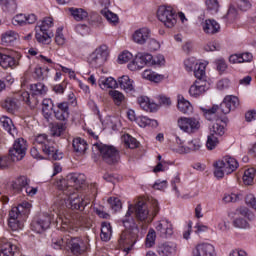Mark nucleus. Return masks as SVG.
<instances>
[{"label":"nucleus","instance_id":"13d9d810","mask_svg":"<svg viewBox=\"0 0 256 256\" xmlns=\"http://www.w3.org/2000/svg\"><path fill=\"white\" fill-rule=\"evenodd\" d=\"M13 25H27V15L25 14H17L12 19Z\"/></svg>","mask_w":256,"mask_h":256},{"label":"nucleus","instance_id":"4c0bfd02","mask_svg":"<svg viewBox=\"0 0 256 256\" xmlns=\"http://www.w3.org/2000/svg\"><path fill=\"white\" fill-rule=\"evenodd\" d=\"M136 123L139 125V127H158L159 125L157 120H151L147 116L137 117Z\"/></svg>","mask_w":256,"mask_h":256},{"label":"nucleus","instance_id":"ddd939ff","mask_svg":"<svg viewBox=\"0 0 256 256\" xmlns=\"http://www.w3.org/2000/svg\"><path fill=\"white\" fill-rule=\"evenodd\" d=\"M66 249L71 251L73 255H81L87 251V243L79 237H66Z\"/></svg>","mask_w":256,"mask_h":256},{"label":"nucleus","instance_id":"5fc2aeb1","mask_svg":"<svg viewBox=\"0 0 256 256\" xmlns=\"http://www.w3.org/2000/svg\"><path fill=\"white\" fill-rule=\"evenodd\" d=\"M212 134L223 137L225 135V126L221 122H216L212 126Z\"/></svg>","mask_w":256,"mask_h":256},{"label":"nucleus","instance_id":"e2e57ef3","mask_svg":"<svg viewBox=\"0 0 256 256\" xmlns=\"http://www.w3.org/2000/svg\"><path fill=\"white\" fill-rule=\"evenodd\" d=\"M142 77L148 81H154V83L159 81V76H157L154 72H151V70H145L142 74Z\"/></svg>","mask_w":256,"mask_h":256},{"label":"nucleus","instance_id":"79ce46f5","mask_svg":"<svg viewBox=\"0 0 256 256\" xmlns=\"http://www.w3.org/2000/svg\"><path fill=\"white\" fill-rule=\"evenodd\" d=\"M122 141L125 143V146L129 149H137L139 147V141H137L133 136L125 134L122 137Z\"/></svg>","mask_w":256,"mask_h":256},{"label":"nucleus","instance_id":"37998d69","mask_svg":"<svg viewBox=\"0 0 256 256\" xmlns=\"http://www.w3.org/2000/svg\"><path fill=\"white\" fill-rule=\"evenodd\" d=\"M255 173H256L255 168H249L245 170L243 175L244 185H253V181L255 179Z\"/></svg>","mask_w":256,"mask_h":256},{"label":"nucleus","instance_id":"a18cd8bd","mask_svg":"<svg viewBox=\"0 0 256 256\" xmlns=\"http://www.w3.org/2000/svg\"><path fill=\"white\" fill-rule=\"evenodd\" d=\"M110 97H112L115 105H121L125 101V95L118 90L109 91Z\"/></svg>","mask_w":256,"mask_h":256},{"label":"nucleus","instance_id":"0eeeda50","mask_svg":"<svg viewBox=\"0 0 256 256\" xmlns=\"http://www.w3.org/2000/svg\"><path fill=\"white\" fill-rule=\"evenodd\" d=\"M214 175L217 179H223L225 175H231L234 171L239 169V162L231 156H225L222 160H218L214 164Z\"/></svg>","mask_w":256,"mask_h":256},{"label":"nucleus","instance_id":"0e129e2a","mask_svg":"<svg viewBox=\"0 0 256 256\" xmlns=\"http://www.w3.org/2000/svg\"><path fill=\"white\" fill-rule=\"evenodd\" d=\"M55 42L58 45H65V36L63 35V28H57Z\"/></svg>","mask_w":256,"mask_h":256},{"label":"nucleus","instance_id":"e433bc0d","mask_svg":"<svg viewBox=\"0 0 256 256\" xmlns=\"http://www.w3.org/2000/svg\"><path fill=\"white\" fill-rule=\"evenodd\" d=\"M29 186V179L25 176H20L15 182L12 184V189L17 193L23 191V189Z\"/></svg>","mask_w":256,"mask_h":256},{"label":"nucleus","instance_id":"6e6552de","mask_svg":"<svg viewBox=\"0 0 256 256\" xmlns=\"http://www.w3.org/2000/svg\"><path fill=\"white\" fill-rule=\"evenodd\" d=\"M98 151L103 161L108 165H114L119 161V151L113 146H109L103 143H95L93 145V151Z\"/></svg>","mask_w":256,"mask_h":256},{"label":"nucleus","instance_id":"39448f33","mask_svg":"<svg viewBox=\"0 0 256 256\" xmlns=\"http://www.w3.org/2000/svg\"><path fill=\"white\" fill-rule=\"evenodd\" d=\"M19 101H24L30 109L37 107V100H29V92H21L8 96L2 101L1 105L7 113H15L19 109Z\"/></svg>","mask_w":256,"mask_h":256},{"label":"nucleus","instance_id":"69168bd1","mask_svg":"<svg viewBox=\"0 0 256 256\" xmlns=\"http://www.w3.org/2000/svg\"><path fill=\"white\" fill-rule=\"evenodd\" d=\"M237 6L240 11H249L251 2L249 0H237Z\"/></svg>","mask_w":256,"mask_h":256},{"label":"nucleus","instance_id":"f704fd0d","mask_svg":"<svg viewBox=\"0 0 256 256\" xmlns=\"http://www.w3.org/2000/svg\"><path fill=\"white\" fill-rule=\"evenodd\" d=\"M112 235H113V228L111 227V223L102 222L101 234H100L101 239L106 242L110 241Z\"/></svg>","mask_w":256,"mask_h":256},{"label":"nucleus","instance_id":"9d476101","mask_svg":"<svg viewBox=\"0 0 256 256\" xmlns=\"http://www.w3.org/2000/svg\"><path fill=\"white\" fill-rule=\"evenodd\" d=\"M177 125L184 133L193 135V133H197L201 129V120L195 117H180L177 120Z\"/></svg>","mask_w":256,"mask_h":256},{"label":"nucleus","instance_id":"864d4df0","mask_svg":"<svg viewBox=\"0 0 256 256\" xmlns=\"http://www.w3.org/2000/svg\"><path fill=\"white\" fill-rule=\"evenodd\" d=\"M108 203L112 211H114L115 213H117V211H119L121 207H123V204L121 203V200L119 198H109Z\"/></svg>","mask_w":256,"mask_h":256},{"label":"nucleus","instance_id":"9b49d317","mask_svg":"<svg viewBox=\"0 0 256 256\" xmlns=\"http://www.w3.org/2000/svg\"><path fill=\"white\" fill-rule=\"evenodd\" d=\"M27 155V140L17 138L12 147L9 149V156L11 161H21Z\"/></svg>","mask_w":256,"mask_h":256},{"label":"nucleus","instance_id":"a878e982","mask_svg":"<svg viewBox=\"0 0 256 256\" xmlns=\"http://www.w3.org/2000/svg\"><path fill=\"white\" fill-rule=\"evenodd\" d=\"M16 39H19V34L14 30H8L1 34L2 45H6V46L13 45Z\"/></svg>","mask_w":256,"mask_h":256},{"label":"nucleus","instance_id":"8fccbe9b","mask_svg":"<svg viewBox=\"0 0 256 256\" xmlns=\"http://www.w3.org/2000/svg\"><path fill=\"white\" fill-rule=\"evenodd\" d=\"M155 239H157V233L153 229H150L146 236V241H145L146 247L148 248L153 247V245H155Z\"/></svg>","mask_w":256,"mask_h":256},{"label":"nucleus","instance_id":"338daca9","mask_svg":"<svg viewBox=\"0 0 256 256\" xmlns=\"http://www.w3.org/2000/svg\"><path fill=\"white\" fill-rule=\"evenodd\" d=\"M52 247H53V249H67L66 243H65V238H61L59 240L53 239Z\"/></svg>","mask_w":256,"mask_h":256},{"label":"nucleus","instance_id":"603ef678","mask_svg":"<svg viewBox=\"0 0 256 256\" xmlns=\"http://www.w3.org/2000/svg\"><path fill=\"white\" fill-rule=\"evenodd\" d=\"M206 7L212 14L219 12V1L218 0H206Z\"/></svg>","mask_w":256,"mask_h":256},{"label":"nucleus","instance_id":"dca6fc26","mask_svg":"<svg viewBox=\"0 0 256 256\" xmlns=\"http://www.w3.org/2000/svg\"><path fill=\"white\" fill-rule=\"evenodd\" d=\"M192 256H215V246L209 243H200L193 249Z\"/></svg>","mask_w":256,"mask_h":256},{"label":"nucleus","instance_id":"72a5a7b5","mask_svg":"<svg viewBox=\"0 0 256 256\" xmlns=\"http://www.w3.org/2000/svg\"><path fill=\"white\" fill-rule=\"evenodd\" d=\"M98 83L101 89H117L119 87V83L113 77L100 78Z\"/></svg>","mask_w":256,"mask_h":256},{"label":"nucleus","instance_id":"de8ad7c7","mask_svg":"<svg viewBox=\"0 0 256 256\" xmlns=\"http://www.w3.org/2000/svg\"><path fill=\"white\" fill-rule=\"evenodd\" d=\"M243 199V195L231 193V194H225L222 198V201L224 203H237V201H241Z\"/></svg>","mask_w":256,"mask_h":256},{"label":"nucleus","instance_id":"58836bf2","mask_svg":"<svg viewBox=\"0 0 256 256\" xmlns=\"http://www.w3.org/2000/svg\"><path fill=\"white\" fill-rule=\"evenodd\" d=\"M205 63H198L196 64L194 71V77H196V81H207L205 76V69H206Z\"/></svg>","mask_w":256,"mask_h":256},{"label":"nucleus","instance_id":"f257e3e1","mask_svg":"<svg viewBox=\"0 0 256 256\" xmlns=\"http://www.w3.org/2000/svg\"><path fill=\"white\" fill-rule=\"evenodd\" d=\"M61 190L65 195L64 202L66 207L71 210H67L62 218L61 231H68V233H74L78 228L75 225L83 223V217L73 212V209L77 211H84L85 207L89 205V199L83 195H79L77 191L83 183H85V175L72 173L66 176V179L61 180Z\"/></svg>","mask_w":256,"mask_h":256},{"label":"nucleus","instance_id":"680f3d73","mask_svg":"<svg viewBox=\"0 0 256 256\" xmlns=\"http://www.w3.org/2000/svg\"><path fill=\"white\" fill-rule=\"evenodd\" d=\"M225 99H228V105L230 106L231 111H234V109H237L239 105V98L237 96H226Z\"/></svg>","mask_w":256,"mask_h":256},{"label":"nucleus","instance_id":"5701e85b","mask_svg":"<svg viewBox=\"0 0 256 256\" xmlns=\"http://www.w3.org/2000/svg\"><path fill=\"white\" fill-rule=\"evenodd\" d=\"M35 31H36L35 39L36 41H38V43H42V45L51 44V39H53L54 37L53 32L43 31L38 29L37 27L35 28Z\"/></svg>","mask_w":256,"mask_h":256},{"label":"nucleus","instance_id":"bb28decb","mask_svg":"<svg viewBox=\"0 0 256 256\" xmlns=\"http://www.w3.org/2000/svg\"><path fill=\"white\" fill-rule=\"evenodd\" d=\"M137 102L140 105L141 109H143V111H149L150 113H153V111L157 109V104L151 102V100L147 96L138 97Z\"/></svg>","mask_w":256,"mask_h":256},{"label":"nucleus","instance_id":"2f4dec72","mask_svg":"<svg viewBox=\"0 0 256 256\" xmlns=\"http://www.w3.org/2000/svg\"><path fill=\"white\" fill-rule=\"evenodd\" d=\"M72 147L75 153H78V155H83V153H85V151L87 150L88 144L85 139L77 137L73 139Z\"/></svg>","mask_w":256,"mask_h":256},{"label":"nucleus","instance_id":"f03ea898","mask_svg":"<svg viewBox=\"0 0 256 256\" xmlns=\"http://www.w3.org/2000/svg\"><path fill=\"white\" fill-rule=\"evenodd\" d=\"M133 210L129 206L128 211L124 219L122 220V225H124L125 230L121 233L118 243L122 247L124 253H128L133 249V245L137 243L139 238V226L135 223V218H133Z\"/></svg>","mask_w":256,"mask_h":256},{"label":"nucleus","instance_id":"c9c22d12","mask_svg":"<svg viewBox=\"0 0 256 256\" xmlns=\"http://www.w3.org/2000/svg\"><path fill=\"white\" fill-rule=\"evenodd\" d=\"M15 251H17V246L11 242H6L1 245L0 256H15Z\"/></svg>","mask_w":256,"mask_h":256},{"label":"nucleus","instance_id":"052dcab7","mask_svg":"<svg viewBox=\"0 0 256 256\" xmlns=\"http://www.w3.org/2000/svg\"><path fill=\"white\" fill-rule=\"evenodd\" d=\"M131 59H133V54H131L129 51H125L118 56V63H129Z\"/></svg>","mask_w":256,"mask_h":256},{"label":"nucleus","instance_id":"c85d7f7f","mask_svg":"<svg viewBox=\"0 0 256 256\" xmlns=\"http://www.w3.org/2000/svg\"><path fill=\"white\" fill-rule=\"evenodd\" d=\"M177 253V245L173 243H164L158 247L160 256H173Z\"/></svg>","mask_w":256,"mask_h":256},{"label":"nucleus","instance_id":"774afa93","mask_svg":"<svg viewBox=\"0 0 256 256\" xmlns=\"http://www.w3.org/2000/svg\"><path fill=\"white\" fill-rule=\"evenodd\" d=\"M147 41H148V49H150V51H157L161 47V45L157 40H155V38L149 37Z\"/></svg>","mask_w":256,"mask_h":256},{"label":"nucleus","instance_id":"4d7b16f0","mask_svg":"<svg viewBox=\"0 0 256 256\" xmlns=\"http://www.w3.org/2000/svg\"><path fill=\"white\" fill-rule=\"evenodd\" d=\"M220 113L227 115L231 113V106L229 105V98H224L223 102L218 106Z\"/></svg>","mask_w":256,"mask_h":256},{"label":"nucleus","instance_id":"b1692460","mask_svg":"<svg viewBox=\"0 0 256 256\" xmlns=\"http://www.w3.org/2000/svg\"><path fill=\"white\" fill-rule=\"evenodd\" d=\"M203 144L201 143V139L194 138L192 141L188 142V147L180 146L177 149L178 153H189V151H200Z\"/></svg>","mask_w":256,"mask_h":256},{"label":"nucleus","instance_id":"7ed1b4c3","mask_svg":"<svg viewBox=\"0 0 256 256\" xmlns=\"http://www.w3.org/2000/svg\"><path fill=\"white\" fill-rule=\"evenodd\" d=\"M134 210L137 221L144 225H149V223H153V219H155L157 213H159V202L156 199H152L149 204H147V202L140 200L134 206Z\"/></svg>","mask_w":256,"mask_h":256},{"label":"nucleus","instance_id":"6ab92c4d","mask_svg":"<svg viewBox=\"0 0 256 256\" xmlns=\"http://www.w3.org/2000/svg\"><path fill=\"white\" fill-rule=\"evenodd\" d=\"M30 89L32 91V95L29 94V101H37V105H39V97L47 94V86L45 84L39 82L36 84L30 85Z\"/></svg>","mask_w":256,"mask_h":256},{"label":"nucleus","instance_id":"bf43d9fd","mask_svg":"<svg viewBox=\"0 0 256 256\" xmlns=\"http://www.w3.org/2000/svg\"><path fill=\"white\" fill-rule=\"evenodd\" d=\"M216 69L220 73H225L227 71V62L223 58L215 60Z\"/></svg>","mask_w":256,"mask_h":256},{"label":"nucleus","instance_id":"4be33fe9","mask_svg":"<svg viewBox=\"0 0 256 256\" xmlns=\"http://www.w3.org/2000/svg\"><path fill=\"white\" fill-rule=\"evenodd\" d=\"M207 91V81L196 80L189 89L191 97H201Z\"/></svg>","mask_w":256,"mask_h":256},{"label":"nucleus","instance_id":"7c9ffc66","mask_svg":"<svg viewBox=\"0 0 256 256\" xmlns=\"http://www.w3.org/2000/svg\"><path fill=\"white\" fill-rule=\"evenodd\" d=\"M118 85H120V89L126 91V93H131L135 91V86H133V80L129 78V76L124 75L118 78Z\"/></svg>","mask_w":256,"mask_h":256},{"label":"nucleus","instance_id":"2eb2a0df","mask_svg":"<svg viewBox=\"0 0 256 256\" xmlns=\"http://www.w3.org/2000/svg\"><path fill=\"white\" fill-rule=\"evenodd\" d=\"M54 117L58 121H68L69 120V102H59L54 107Z\"/></svg>","mask_w":256,"mask_h":256},{"label":"nucleus","instance_id":"49530a36","mask_svg":"<svg viewBox=\"0 0 256 256\" xmlns=\"http://www.w3.org/2000/svg\"><path fill=\"white\" fill-rule=\"evenodd\" d=\"M217 145H219V139L217 138V136H215V134H210L208 135L207 141H206V147L209 151H213V149H215V147H217Z\"/></svg>","mask_w":256,"mask_h":256},{"label":"nucleus","instance_id":"423d86ee","mask_svg":"<svg viewBox=\"0 0 256 256\" xmlns=\"http://www.w3.org/2000/svg\"><path fill=\"white\" fill-rule=\"evenodd\" d=\"M165 58L163 56H157L153 58V55L149 53H138L135 58L128 64L130 71H139L143 67H151V65H163Z\"/></svg>","mask_w":256,"mask_h":256},{"label":"nucleus","instance_id":"f3484780","mask_svg":"<svg viewBox=\"0 0 256 256\" xmlns=\"http://www.w3.org/2000/svg\"><path fill=\"white\" fill-rule=\"evenodd\" d=\"M51 225V216H44L38 220H33L31 223V229L34 233H43V231L49 229Z\"/></svg>","mask_w":256,"mask_h":256},{"label":"nucleus","instance_id":"a19ab883","mask_svg":"<svg viewBox=\"0 0 256 256\" xmlns=\"http://www.w3.org/2000/svg\"><path fill=\"white\" fill-rule=\"evenodd\" d=\"M3 11H8V13H15L17 11V2L15 0H4L0 2Z\"/></svg>","mask_w":256,"mask_h":256},{"label":"nucleus","instance_id":"f8f14e48","mask_svg":"<svg viewBox=\"0 0 256 256\" xmlns=\"http://www.w3.org/2000/svg\"><path fill=\"white\" fill-rule=\"evenodd\" d=\"M107 57H109V52H107L106 46H100L93 51L88 57V63L90 67H94L95 69L102 67L105 65V61H107Z\"/></svg>","mask_w":256,"mask_h":256},{"label":"nucleus","instance_id":"4468645a","mask_svg":"<svg viewBox=\"0 0 256 256\" xmlns=\"http://www.w3.org/2000/svg\"><path fill=\"white\" fill-rule=\"evenodd\" d=\"M155 229L160 237H171L173 235V224L167 219L159 220L155 223Z\"/></svg>","mask_w":256,"mask_h":256},{"label":"nucleus","instance_id":"09e8293b","mask_svg":"<svg viewBox=\"0 0 256 256\" xmlns=\"http://www.w3.org/2000/svg\"><path fill=\"white\" fill-rule=\"evenodd\" d=\"M40 31H49L53 27V18L45 17L40 25L36 26Z\"/></svg>","mask_w":256,"mask_h":256},{"label":"nucleus","instance_id":"c756f323","mask_svg":"<svg viewBox=\"0 0 256 256\" xmlns=\"http://www.w3.org/2000/svg\"><path fill=\"white\" fill-rule=\"evenodd\" d=\"M68 11L75 21H85L89 17V12L83 8L71 7Z\"/></svg>","mask_w":256,"mask_h":256},{"label":"nucleus","instance_id":"473e14b6","mask_svg":"<svg viewBox=\"0 0 256 256\" xmlns=\"http://www.w3.org/2000/svg\"><path fill=\"white\" fill-rule=\"evenodd\" d=\"M178 109L181 111V113H184L185 115H189V113H193V106L191 105V102L186 100L183 96H178Z\"/></svg>","mask_w":256,"mask_h":256},{"label":"nucleus","instance_id":"ea45409f","mask_svg":"<svg viewBox=\"0 0 256 256\" xmlns=\"http://www.w3.org/2000/svg\"><path fill=\"white\" fill-rule=\"evenodd\" d=\"M101 15H103V17H105L109 23H112V25H117V23H119V16L111 12L108 8L102 9Z\"/></svg>","mask_w":256,"mask_h":256},{"label":"nucleus","instance_id":"c03bdc74","mask_svg":"<svg viewBox=\"0 0 256 256\" xmlns=\"http://www.w3.org/2000/svg\"><path fill=\"white\" fill-rule=\"evenodd\" d=\"M201 111L204 113V117L208 121H213L215 119V113L219 112V106L213 105V107L207 109V108H201Z\"/></svg>","mask_w":256,"mask_h":256},{"label":"nucleus","instance_id":"412c9836","mask_svg":"<svg viewBox=\"0 0 256 256\" xmlns=\"http://www.w3.org/2000/svg\"><path fill=\"white\" fill-rule=\"evenodd\" d=\"M0 67L2 69H15L19 67V61L9 54L0 52Z\"/></svg>","mask_w":256,"mask_h":256},{"label":"nucleus","instance_id":"393cba45","mask_svg":"<svg viewBox=\"0 0 256 256\" xmlns=\"http://www.w3.org/2000/svg\"><path fill=\"white\" fill-rule=\"evenodd\" d=\"M202 29L204 33H207V35H215V33H219V29H221V26L217 21L215 20H205L204 23H202Z\"/></svg>","mask_w":256,"mask_h":256},{"label":"nucleus","instance_id":"3c124183","mask_svg":"<svg viewBox=\"0 0 256 256\" xmlns=\"http://www.w3.org/2000/svg\"><path fill=\"white\" fill-rule=\"evenodd\" d=\"M197 65H199V62L193 57L184 60V67L188 72L194 71Z\"/></svg>","mask_w":256,"mask_h":256},{"label":"nucleus","instance_id":"aec40b11","mask_svg":"<svg viewBox=\"0 0 256 256\" xmlns=\"http://www.w3.org/2000/svg\"><path fill=\"white\" fill-rule=\"evenodd\" d=\"M149 37H151V30L146 27L136 30L132 35V39L137 45H145Z\"/></svg>","mask_w":256,"mask_h":256},{"label":"nucleus","instance_id":"6e6d98bb","mask_svg":"<svg viewBox=\"0 0 256 256\" xmlns=\"http://www.w3.org/2000/svg\"><path fill=\"white\" fill-rule=\"evenodd\" d=\"M63 131H65V124L63 123L56 124L51 128V134L53 135V137H61Z\"/></svg>","mask_w":256,"mask_h":256},{"label":"nucleus","instance_id":"20e7f679","mask_svg":"<svg viewBox=\"0 0 256 256\" xmlns=\"http://www.w3.org/2000/svg\"><path fill=\"white\" fill-rule=\"evenodd\" d=\"M33 145L38 147V149H40L48 159H52V161H60V159H63V152H59L57 144L49 140L46 134L36 135L33 139Z\"/></svg>","mask_w":256,"mask_h":256},{"label":"nucleus","instance_id":"a211bd4d","mask_svg":"<svg viewBox=\"0 0 256 256\" xmlns=\"http://www.w3.org/2000/svg\"><path fill=\"white\" fill-rule=\"evenodd\" d=\"M20 215L19 207H14L9 212L8 226L12 231H19V229H23V224L19 222Z\"/></svg>","mask_w":256,"mask_h":256},{"label":"nucleus","instance_id":"1a4fd4ad","mask_svg":"<svg viewBox=\"0 0 256 256\" xmlns=\"http://www.w3.org/2000/svg\"><path fill=\"white\" fill-rule=\"evenodd\" d=\"M157 18L168 29H173L177 25V12L171 6H160L157 10Z\"/></svg>","mask_w":256,"mask_h":256},{"label":"nucleus","instance_id":"cd10ccee","mask_svg":"<svg viewBox=\"0 0 256 256\" xmlns=\"http://www.w3.org/2000/svg\"><path fill=\"white\" fill-rule=\"evenodd\" d=\"M0 123L5 131L9 133V135H12V137H15L17 135V128H15V125L13 124V120L7 116H2L0 118Z\"/></svg>","mask_w":256,"mask_h":256}]
</instances>
